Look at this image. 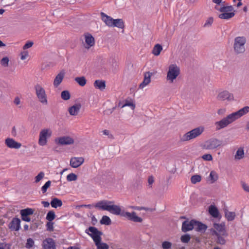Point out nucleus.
Segmentation results:
<instances>
[{"label": "nucleus", "mask_w": 249, "mask_h": 249, "mask_svg": "<svg viewBox=\"0 0 249 249\" xmlns=\"http://www.w3.org/2000/svg\"><path fill=\"white\" fill-rule=\"evenodd\" d=\"M249 112V107L246 106L238 111L233 112L214 124L216 130H219L227 127L235 120Z\"/></svg>", "instance_id": "f257e3e1"}, {"label": "nucleus", "mask_w": 249, "mask_h": 249, "mask_svg": "<svg viewBox=\"0 0 249 249\" xmlns=\"http://www.w3.org/2000/svg\"><path fill=\"white\" fill-rule=\"evenodd\" d=\"M215 4V9L220 13L218 15L219 18L228 20L235 16L236 11L232 5L225 1H223V3H221Z\"/></svg>", "instance_id": "f03ea898"}, {"label": "nucleus", "mask_w": 249, "mask_h": 249, "mask_svg": "<svg viewBox=\"0 0 249 249\" xmlns=\"http://www.w3.org/2000/svg\"><path fill=\"white\" fill-rule=\"evenodd\" d=\"M101 19L105 24L109 27H116L120 29L124 28V22L122 19H113L103 12L101 13Z\"/></svg>", "instance_id": "7ed1b4c3"}, {"label": "nucleus", "mask_w": 249, "mask_h": 249, "mask_svg": "<svg viewBox=\"0 0 249 249\" xmlns=\"http://www.w3.org/2000/svg\"><path fill=\"white\" fill-rule=\"evenodd\" d=\"M204 131V127L203 126L195 128L180 136L179 140L181 142H184L194 139L201 135Z\"/></svg>", "instance_id": "20e7f679"}, {"label": "nucleus", "mask_w": 249, "mask_h": 249, "mask_svg": "<svg viewBox=\"0 0 249 249\" xmlns=\"http://www.w3.org/2000/svg\"><path fill=\"white\" fill-rule=\"evenodd\" d=\"M35 93L38 101L42 105L48 104L47 95L45 89L39 84L35 85Z\"/></svg>", "instance_id": "39448f33"}, {"label": "nucleus", "mask_w": 249, "mask_h": 249, "mask_svg": "<svg viewBox=\"0 0 249 249\" xmlns=\"http://www.w3.org/2000/svg\"><path fill=\"white\" fill-rule=\"evenodd\" d=\"M246 42V38L244 36H237L234 38L233 50L235 53L239 54L244 53Z\"/></svg>", "instance_id": "423d86ee"}, {"label": "nucleus", "mask_w": 249, "mask_h": 249, "mask_svg": "<svg viewBox=\"0 0 249 249\" xmlns=\"http://www.w3.org/2000/svg\"><path fill=\"white\" fill-rule=\"evenodd\" d=\"M180 74V69L176 64H171L168 67L166 79L173 83Z\"/></svg>", "instance_id": "0eeeda50"}, {"label": "nucleus", "mask_w": 249, "mask_h": 249, "mask_svg": "<svg viewBox=\"0 0 249 249\" xmlns=\"http://www.w3.org/2000/svg\"><path fill=\"white\" fill-rule=\"evenodd\" d=\"M102 203H97L96 205H95V207H100L102 208L104 210H106L111 213H113L115 215H121L122 216L123 212L124 211H121V208L115 205H107V203H104V204L100 205Z\"/></svg>", "instance_id": "6e6552de"}, {"label": "nucleus", "mask_w": 249, "mask_h": 249, "mask_svg": "<svg viewBox=\"0 0 249 249\" xmlns=\"http://www.w3.org/2000/svg\"><path fill=\"white\" fill-rule=\"evenodd\" d=\"M52 131L50 128L43 129L39 133L38 144L44 146L47 143V139L51 137Z\"/></svg>", "instance_id": "1a4fd4ad"}, {"label": "nucleus", "mask_w": 249, "mask_h": 249, "mask_svg": "<svg viewBox=\"0 0 249 249\" xmlns=\"http://www.w3.org/2000/svg\"><path fill=\"white\" fill-rule=\"evenodd\" d=\"M221 145V142L215 138L209 139L203 144L202 147L203 149L207 150H212L215 149Z\"/></svg>", "instance_id": "9d476101"}, {"label": "nucleus", "mask_w": 249, "mask_h": 249, "mask_svg": "<svg viewBox=\"0 0 249 249\" xmlns=\"http://www.w3.org/2000/svg\"><path fill=\"white\" fill-rule=\"evenodd\" d=\"M89 231L91 232L88 234L92 237L94 242L101 241V236L102 232L98 230V229L94 227H90L88 229ZM87 233V232H86Z\"/></svg>", "instance_id": "9b49d317"}, {"label": "nucleus", "mask_w": 249, "mask_h": 249, "mask_svg": "<svg viewBox=\"0 0 249 249\" xmlns=\"http://www.w3.org/2000/svg\"><path fill=\"white\" fill-rule=\"evenodd\" d=\"M55 142L57 144L64 145H70L74 143V140L70 136H63L55 139Z\"/></svg>", "instance_id": "f8f14e48"}, {"label": "nucleus", "mask_w": 249, "mask_h": 249, "mask_svg": "<svg viewBox=\"0 0 249 249\" xmlns=\"http://www.w3.org/2000/svg\"><path fill=\"white\" fill-rule=\"evenodd\" d=\"M217 99L219 101H224L225 100L232 101L234 99L233 94L227 90H223L218 93L217 96Z\"/></svg>", "instance_id": "ddd939ff"}, {"label": "nucleus", "mask_w": 249, "mask_h": 249, "mask_svg": "<svg viewBox=\"0 0 249 249\" xmlns=\"http://www.w3.org/2000/svg\"><path fill=\"white\" fill-rule=\"evenodd\" d=\"M85 43L84 47L86 49H89L95 45V39L89 33H86L84 34Z\"/></svg>", "instance_id": "4468645a"}, {"label": "nucleus", "mask_w": 249, "mask_h": 249, "mask_svg": "<svg viewBox=\"0 0 249 249\" xmlns=\"http://www.w3.org/2000/svg\"><path fill=\"white\" fill-rule=\"evenodd\" d=\"M122 216L125 217L129 220L136 222H141L142 220V218L138 217L135 212L129 213L123 212Z\"/></svg>", "instance_id": "2eb2a0df"}, {"label": "nucleus", "mask_w": 249, "mask_h": 249, "mask_svg": "<svg viewBox=\"0 0 249 249\" xmlns=\"http://www.w3.org/2000/svg\"><path fill=\"white\" fill-rule=\"evenodd\" d=\"M195 220H192L191 221L185 220L182 223V231L183 232L191 231L194 229Z\"/></svg>", "instance_id": "dca6fc26"}, {"label": "nucleus", "mask_w": 249, "mask_h": 249, "mask_svg": "<svg viewBox=\"0 0 249 249\" xmlns=\"http://www.w3.org/2000/svg\"><path fill=\"white\" fill-rule=\"evenodd\" d=\"M6 146L10 148L19 149L21 146V144L15 141L13 139L7 138L5 141Z\"/></svg>", "instance_id": "f3484780"}, {"label": "nucleus", "mask_w": 249, "mask_h": 249, "mask_svg": "<svg viewBox=\"0 0 249 249\" xmlns=\"http://www.w3.org/2000/svg\"><path fill=\"white\" fill-rule=\"evenodd\" d=\"M84 162V159L82 157H73L71 159L70 165L73 168H77Z\"/></svg>", "instance_id": "a211bd4d"}, {"label": "nucleus", "mask_w": 249, "mask_h": 249, "mask_svg": "<svg viewBox=\"0 0 249 249\" xmlns=\"http://www.w3.org/2000/svg\"><path fill=\"white\" fill-rule=\"evenodd\" d=\"M43 249H56L55 242L51 238H46L42 243Z\"/></svg>", "instance_id": "6ab92c4d"}, {"label": "nucleus", "mask_w": 249, "mask_h": 249, "mask_svg": "<svg viewBox=\"0 0 249 249\" xmlns=\"http://www.w3.org/2000/svg\"><path fill=\"white\" fill-rule=\"evenodd\" d=\"M20 220L19 218H14L9 223V228L11 230L18 231L20 228Z\"/></svg>", "instance_id": "aec40b11"}, {"label": "nucleus", "mask_w": 249, "mask_h": 249, "mask_svg": "<svg viewBox=\"0 0 249 249\" xmlns=\"http://www.w3.org/2000/svg\"><path fill=\"white\" fill-rule=\"evenodd\" d=\"M81 107L80 104H76L70 107L68 111L71 116H76L79 113Z\"/></svg>", "instance_id": "412c9836"}, {"label": "nucleus", "mask_w": 249, "mask_h": 249, "mask_svg": "<svg viewBox=\"0 0 249 249\" xmlns=\"http://www.w3.org/2000/svg\"><path fill=\"white\" fill-rule=\"evenodd\" d=\"M152 73L150 72H146L144 74V79L142 83L139 85V88L142 89L148 85L151 82V76Z\"/></svg>", "instance_id": "4be33fe9"}, {"label": "nucleus", "mask_w": 249, "mask_h": 249, "mask_svg": "<svg viewBox=\"0 0 249 249\" xmlns=\"http://www.w3.org/2000/svg\"><path fill=\"white\" fill-rule=\"evenodd\" d=\"M213 227L219 234H221L223 236H227L228 234L225 230L224 225L222 224L214 223Z\"/></svg>", "instance_id": "5701e85b"}, {"label": "nucleus", "mask_w": 249, "mask_h": 249, "mask_svg": "<svg viewBox=\"0 0 249 249\" xmlns=\"http://www.w3.org/2000/svg\"><path fill=\"white\" fill-rule=\"evenodd\" d=\"M65 75L64 71H60L55 77L53 81V85L55 87H57L62 82Z\"/></svg>", "instance_id": "b1692460"}, {"label": "nucleus", "mask_w": 249, "mask_h": 249, "mask_svg": "<svg viewBox=\"0 0 249 249\" xmlns=\"http://www.w3.org/2000/svg\"><path fill=\"white\" fill-rule=\"evenodd\" d=\"M94 87L101 90H103L106 89V82L104 80H96L93 83Z\"/></svg>", "instance_id": "393cba45"}, {"label": "nucleus", "mask_w": 249, "mask_h": 249, "mask_svg": "<svg viewBox=\"0 0 249 249\" xmlns=\"http://www.w3.org/2000/svg\"><path fill=\"white\" fill-rule=\"evenodd\" d=\"M207 226L200 222L195 221L194 229L198 231L203 232L207 229Z\"/></svg>", "instance_id": "a878e982"}, {"label": "nucleus", "mask_w": 249, "mask_h": 249, "mask_svg": "<svg viewBox=\"0 0 249 249\" xmlns=\"http://www.w3.org/2000/svg\"><path fill=\"white\" fill-rule=\"evenodd\" d=\"M245 156L244 150L243 147L239 148L234 156V158L236 160L242 159Z\"/></svg>", "instance_id": "bb28decb"}, {"label": "nucleus", "mask_w": 249, "mask_h": 249, "mask_svg": "<svg viewBox=\"0 0 249 249\" xmlns=\"http://www.w3.org/2000/svg\"><path fill=\"white\" fill-rule=\"evenodd\" d=\"M209 213L214 218H217L219 216V212L217 209L214 206L211 205L209 209Z\"/></svg>", "instance_id": "cd10ccee"}, {"label": "nucleus", "mask_w": 249, "mask_h": 249, "mask_svg": "<svg viewBox=\"0 0 249 249\" xmlns=\"http://www.w3.org/2000/svg\"><path fill=\"white\" fill-rule=\"evenodd\" d=\"M162 50L161 45L159 44L155 45L152 50V53L155 56H158L160 55L161 51Z\"/></svg>", "instance_id": "c85d7f7f"}, {"label": "nucleus", "mask_w": 249, "mask_h": 249, "mask_svg": "<svg viewBox=\"0 0 249 249\" xmlns=\"http://www.w3.org/2000/svg\"><path fill=\"white\" fill-rule=\"evenodd\" d=\"M224 211L225 216L228 221H232L234 219L235 216V213L230 212L227 209H225Z\"/></svg>", "instance_id": "c756f323"}, {"label": "nucleus", "mask_w": 249, "mask_h": 249, "mask_svg": "<svg viewBox=\"0 0 249 249\" xmlns=\"http://www.w3.org/2000/svg\"><path fill=\"white\" fill-rule=\"evenodd\" d=\"M75 81L81 86H84L87 80L84 76L77 77L75 78Z\"/></svg>", "instance_id": "7c9ffc66"}, {"label": "nucleus", "mask_w": 249, "mask_h": 249, "mask_svg": "<svg viewBox=\"0 0 249 249\" xmlns=\"http://www.w3.org/2000/svg\"><path fill=\"white\" fill-rule=\"evenodd\" d=\"M33 213L34 210L31 208H27L25 209L22 210L20 211L21 215H23L24 216L31 215Z\"/></svg>", "instance_id": "2f4dec72"}, {"label": "nucleus", "mask_w": 249, "mask_h": 249, "mask_svg": "<svg viewBox=\"0 0 249 249\" xmlns=\"http://www.w3.org/2000/svg\"><path fill=\"white\" fill-rule=\"evenodd\" d=\"M100 223L106 225H109L111 223V221L108 216L104 215L100 220Z\"/></svg>", "instance_id": "473e14b6"}, {"label": "nucleus", "mask_w": 249, "mask_h": 249, "mask_svg": "<svg viewBox=\"0 0 249 249\" xmlns=\"http://www.w3.org/2000/svg\"><path fill=\"white\" fill-rule=\"evenodd\" d=\"M95 244L97 246V249H108V246L104 243H101V241L95 242Z\"/></svg>", "instance_id": "72a5a7b5"}, {"label": "nucleus", "mask_w": 249, "mask_h": 249, "mask_svg": "<svg viewBox=\"0 0 249 249\" xmlns=\"http://www.w3.org/2000/svg\"><path fill=\"white\" fill-rule=\"evenodd\" d=\"M209 178L211 183H213L218 178L217 174L214 171H211L209 176Z\"/></svg>", "instance_id": "f704fd0d"}, {"label": "nucleus", "mask_w": 249, "mask_h": 249, "mask_svg": "<svg viewBox=\"0 0 249 249\" xmlns=\"http://www.w3.org/2000/svg\"><path fill=\"white\" fill-rule=\"evenodd\" d=\"M61 97L63 100H68L70 98L71 95L68 90H64L61 93Z\"/></svg>", "instance_id": "c9c22d12"}, {"label": "nucleus", "mask_w": 249, "mask_h": 249, "mask_svg": "<svg viewBox=\"0 0 249 249\" xmlns=\"http://www.w3.org/2000/svg\"><path fill=\"white\" fill-rule=\"evenodd\" d=\"M201 178L199 175H194L191 178V182L193 184H196L201 181Z\"/></svg>", "instance_id": "e433bc0d"}, {"label": "nucleus", "mask_w": 249, "mask_h": 249, "mask_svg": "<svg viewBox=\"0 0 249 249\" xmlns=\"http://www.w3.org/2000/svg\"><path fill=\"white\" fill-rule=\"evenodd\" d=\"M55 215L54 212L52 211H49L47 214L46 219L49 221H52L55 218Z\"/></svg>", "instance_id": "4c0bfd02"}, {"label": "nucleus", "mask_w": 249, "mask_h": 249, "mask_svg": "<svg viewBox=\"0 0 249 249\" xmlns=\"http://www.w3.org/2000/svg\"><path fill=\"white\" fill-rule=\"evenodd\" d=\"M77 178V176L74 173L69 174L67 176V179L69 181H75Z\"/></svg>", "instance_id": "58836bf2"}, {"label": "nucleus", "mask_w": 249, "mask_h": 249, "mask_svg": "<svg viewBox=\"0 0 249 249\" xmlns=\"http://www.w3.org/2000/svg\"><path fill=\"white\" fill-rule=\"evenodd\" d=\"M190 238L191 237L190 235L185 234L181 236L180 239L182 242L184 243H187L189 242Z\"/></svg>", "instance_id": "ea45409f"}, {"label": "nucleus", "mask_w": 249, "mask_h": 249, "mask_svg": "<svg viewBox=\"0 0 249 249\" xmlns=\"http://www.w3.org/2000/svg\"><path fill=\"white\" fill-rule=\"evenodd\" d=\"M9 60L7 57H4L1 59V65L4 67L8 66Z\"/></svg>", "instance_id": "a19ab883"}, {"label": "nucleus", "mask_w": 249, "mask_h": 249, "mask_svg": "<svg viewBox=\"0 0 249 249\" xmlns=\"http://www.w3.org/2000/svg\"><path fill=\"white\" fill-rule=\"evenodd\" d=\"M45 174L43 172H40L35 178V182H39L44 177Z\"/></svg>", "instance_id": "79ce46f5"}, {"label": "nucleus", "mask_w": 249, "mask_h": 249, "mask_svg": "<svg viewBox=\"0 0 249 249\" xmlns=\"http://www.w3.org/2000/svg\"><path fill=\"white\" fill-rule=\"evenodd\" d=\"M217 242L218 244L224 245L226 243V240L224 238L221 236V234H218L217 236Z\"/></svg>", "instance_id": "37998d69"}, {"label": "nucleus", "mask_w": 249, "mask_h": 249, "mask_svg": "<svg viewBox=\"0 0 249 249\" xmlns=\"http://www.w3.org/2000/svg\"><path fill=\"white\" fill-rule=\"evenodd\" d=\"M34 245V241L32 238H28L27 240L26 244V247L28 249H30Z\"/></svg>", "instance_id": "c03bdc74"}, {"label": "nucleus", "mask_w": 249, "mask_h": 249, "mask_svg": "<svg viewBox=\"0 0 249 249\" xmlns=\"http://www.w3.org/2000/svg\"><path fill=\"white\" fill-rule=\"evenodd\" d=\"M172 246V243L168 241H164L162 243V248L163 249H169Z\"/></svg>", "instance_id": "a18cd8bd"}, {"label": "nucleus", "mask_w": 249, "mask_h": 249, "mask_svg": "<svg viewBox=\"0 0 249 249\" xmlns=\"http://www.w3.org/2000/svg\"><path fill=\"white\" fill-rule=\"evenodd\" d=\"M202 159L206 161H211L213 160V157L210 154H207L203 155L202 156Z\"/></svg>", "instance_id": "49530a36"}, {"label": "nucleus", "mask_w": 249, "mask_h": 249, "mask_svg": "<svg viewBox=\"0 0 249 249\" xmlns=\"http://www.w3.org/2000/svg\"><path fill=\"white\" fill-rule=\"evenodd\" d=\"M51 181L50 180L47 181L45 184L42 187L41 190L43 193H45L46 192L47 189L50 187L51 185Z\"/></svg>", "instance_id": "de8ad7c7"}, {"label": "nucleus", "mask_w": 249, "mask_h": 249, "mask_svg": "<svg viewBox=\"0 0 249 249\" xmlns=\"http://www.w3.org/2000/svg\"><path fill=\"white\" fill-rule=\"evenodd\" d=\"M20 55L21 59L22 60H25L28 56V52L26 51H23L21 53Z\"/></svg>", "instance_id": "09e8293b"}, {"label": "nucleus", "mask_w": 249, "mask_h": 249, "mask_svg": "<svg viewBox=\"0 0 249 249\" xmlns=\"http://www.w3.org/2000/svg\"><path fill=\"white\" fill-rule=\"evenodd\" d=\"M34 44L33 42L32 41H28L25 43V44L23 46V49L24 50L27 49L28 48H31Z\"/></svg>", "instance_id": "8fccbe9b"}, {"label": "nucleus", "mask_w": 249, "mask_h": 249, "mask_svg": "<svg viewBox=\"0 0 249 249\" xmlns=\"http://www.w3.org/2000/svg\"><path fill=\"white\" fill-rule=\"evenodd\" d=\"M213 18H209L206 21L204 24V27H208L209 26H211V24L213 23Z\"/></svg>", "instance_id": "3c124183"}, {"label": "nucleus", "mask_w": 249, "mask_h": 249, "mask_svg": "<svg viewBox=\"0 0 249 249\" xmlns=\"http://www.w3.org/2000/svg\"><path fill=\"white\" fill-rule=\"evenodd\" d=\"M128 106L131 107L132 109H134L135 107V105L132 102L126 101L123 107Z\"/></svg>", "instance_id": "603ef678"}, {"label": "nucleus", "mask_w": 249, "mask_h": 249, "mask_svg": "<svg viewBox=\"0 0 249 249\" xmlns=\"http://www.w3.org/2000/svg\"><path fill=\"white\" fill-rule=\"evenodd\" d=\"M10 246L9 244L1 243V249H10Z\"/></svg>", "instance_id": "864d4df0"}, {"label": "nucleus", "mask_w": 249, "mask_h": 249, "mask_svg": "<svg viewBox=\"0 0 249 249\" xmlns=\"http://www.w3.org/2000/svg\"><path fill=\"white\" fill-rule=\"evenodd\" d=\"M46 226L47 227L48 230H49L50 231H53V223L51 222V221H49V222H47Z\"/></svg>", "instance_id": "5fc2aeb1"}, {"label": "nucleus", "mask_w": 249, "mask_h": 249, "mask_svg": "<svg viewBox=\"0 0 249 249\" xmlns=\"http://www.w3.org/2000/svg\"><path fill=\"white\" fill-rule=\"evenodd\" d=\"M154 179L153 177H152V176L149 177L148 179V186L150 187H152V185L154 183Z\"/></svg>", "instance_id": "6e6d98bb"}, {"label": "nucleus", "mask_w": 249, "mask_h": 249, "mask_svg": "<svg viewBox=\"0 0 249 249\" xmlns=\"http://www.w3.org/2000/svg\"><path fill=\"white\" fill-rule=\"evenodd\" d=\"M242 185L243 189L245 191L249 192V186L247 184L245 183V182H243L242 183Z\"/></svg>", "instance_id": "4d7b16f0"}, {"label": "nucleus", "mask_w": 249, "mask_h": 249, "mask_svg": "<svg viewBox=\"0 0 249 249\" xmlns=\"http://www.w3.org/2000/svg\"><path fill=\"white\" fill-rule=\"evenodd\" d=\"M145 210L149 212H152L155 210V209L150 208H146V207H139L138 208V210Z\"/></svg>", "instance_id": "13d9d810"}, {"label": "nucleus", "mask_w": 249, "mask_h": 249, "mask_svg": "<svg viewBox=\"0 0 249 249\" xmlns=\"http://www.w3.org/2000/svg\"><path fill=\"white\" fill-rule=\"evenodd\" d=\"M225 112H226L225 109L221 108V109H218V110L217 111V114L218 115H223L225 114Z\"/></svg>", "instance_id": "bf43d9fd"}, {"label": "nucleus", "mask_w": 249, "mask_h": 249, "mask_svg": "<svg viewBox=\"0 0 249 249\" xmlns=\"http://www.w3.org/2000/svg\"><path fill=\"white\" fill-rule=\"evenodd\" d=\"M52 207L56 208L57 207H60L62 205V203H51Z\"/></svg>", "instance_id": "052dcab7"}, {"label": "nucleus", "mask_w": 249, "mask_h": 249, "mask_svg": "<svg viewBox=\"0 0 249 249\" xmlns=\"http://www.w3.org/2000/svg\"><path fill=\"white\" fill-rule=\"evenodd\" d=\"M211 234L213 235H215L217 236L219 233L215 230V229H211Z\"/></svg>", "instance_id": "680f3d73"}, {"label": "nucleus", "mask_w": 249, "mask_h": 249, "mask_svg": "<svg viewBox=\"0 0 249 249\" xmlns=\"http://www.w3.org/2000/svg\"><path fill=\"white\" fill-rule=\"evenodd\" d=\"M15 104L16 105H18L20 103V99L18 97H16L15 98L14 101Z\"/></svg>", "instance_id": "e2e57ef3"}, {"label": "nucleus", "mask_w": 249, "mask_h": 249, "mask_svg": "<svg viewBox=\"0 0 249 249\" xmlns=\"http://www.w3.org/2000/svg\"><path fill=\"white\" fill-rule=\"evenodd\" d=\"M22 219L25 221L29 222L31 220L30 218L28 216L21 215Z\"/></svg>", "instance_id": "0e129e2a"}, {"label": "nucleus", "mask_w": 249, "mask_h": 249, "mask_svg": "<svg viewBox=\"0 0 249 249\" xmlns=\"http://www.w3.org/2000/svg\"><path fill=\"white\" fill-rule=\"evenodd\" d=\"M79 207H86V208L90 209L92 207H93V205L92 204H88V205L84 204V205H81L79 206Z\"/></svg>", "instance_id": "69168bd1"}, {"label": "nucleus", "mask_w": 249, "mask_h": 249, "mask_svg": "<svg viewBox=\"0 0 249 249\" xmlns=\"http://www.w3.org/2000/svg\"><path fill=\"white\" fill-rule=\"evenodd\" d=\"M50 202H62L61 200L58 199L57 198L54 197L52 198Z\"/></svg>", "instance_id": "338daca9"}, {"label": "nucleus", "mask_w": 249, "mask_h": 249, "mask_svg": "<svg viewBox=\"0 0 249 249\" xmlns=\"http://www.w3.org/2000/svg\"><path fill=\"white\" fill-rule=\"evenodd\" d=\"M11 133H12V136H16V135H17L16 129V127L15 126H14L12 128Z\"/></svg>", "instance_id": "774afa93"}]
</instances>
